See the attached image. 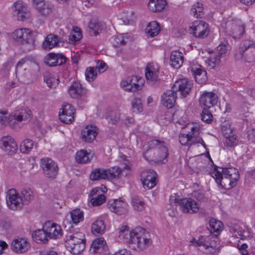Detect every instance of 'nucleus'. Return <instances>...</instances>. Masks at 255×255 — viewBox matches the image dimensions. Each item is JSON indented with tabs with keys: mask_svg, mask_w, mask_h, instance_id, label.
<instances>
[{
	"mask_svg": "<svg viewBox=\"0 0 255 255\" xmlns=\"http://www.w3.org/2000/svg\"><path fill=\"white\" fill-rule=\"evenodd\" d=\"M120 238L128 243L135 250H142L147 248L150 242L145 230L141 228L130 230L127 225H122L119 229Z\"/></svg>",
	"mask_w": 255,
	"mask_h": 255,
	"instance_id": "nucleus-1",
	"label": "nucleus"
},
{
	"mask_svg": "<svg viewBox=\"0 0 255 255\" xmlns=\"http://www.w3.org/2000/svg\"><path fill=\"white\" fill-rule=\"evenodd\" d=\"M211 174L217 184L225 189H230L234 187L239 178V172L234 167L215 168Z\"/></svg>",
	"mask_w": 255,
	"mask_h": 255,
	"instance_id": "nucleus-2",
	"label": "nucleus"
},
{
	"mask_svg": "<svg viewBox=\"0 0 255 255\" xmlns=\"http://www.w3.org/2000/svg\"><path fill=\"white\" fill-rule=\"evenodd\" d=\"M11 37L14 41L20 44L25 51H29L35 48L34 32L29 28H17L11 33Z\"/></svg>",
	"mask_w": 255,
	"mask_h": 255,
	"instance_id": "nucleus-3",
	"label": "nucleus"
},
{
	"mask_svg": "<svg viewBox=\"0 0 255 255\" xmlns=\"http://www.w3.org/2000/svg\"><path fill=\"white\" fill-rule=\"evenodd\" d=\"M150 149L143 153V156L147 160H154L157 162L167 161V149L163 142L157 139H152L149 142Z\"/></svg>",
	"mask_w": 255,
	"mask_h": 255,
	"instance_id": "nucleus-4",
	"label": "nucleus"
},
{
	"mask_svg": "<svg viewBox=\"0 0 255 255\" xmlns=\"http://www.w3.org/2000/svg\"><path fill=\"white\" fill-rule=\"evenodd\" d=\"M38 69V65L27 58L19 60L15 68L16 77L21 82L25 83L30 79L32 75Z\"/></svg>",
	"mask_w": 255,
	"mask_h": 255,
	"instance_id": "nucleus-5",
	"label": "nucleus"
},
{
	"mask_svg": "<svg viewBox=\"0 0 255 255\" xmlns=\"http://www.w3.org/2000/svg\"><path fill=\"white\" fill-rule=\"evenodd\" d=\"M31 112L28 109L22 108L14 111L10 115L8 114L0 121L2 125H9L13 128H19V123L26 120L31 115Z\"/></svg>",
	"mask_w": 255,
	"mask_h": 255,
	"instance_id": "nucleus-6",
	"label": "nucleus"
},
{
	"mask_svg": "<svg viewBox=\"0 0 255 255\" xmlns=\"http://www.w3.org/2000/svg\"><path fill=\"white\" fill-rule=\"evenodd\" d=\"M85 235L78 232L67 236L65 247L74 255L80 254L85 248Z\"/></svg>",
	"mask_w": 255,
	"mask_h": 255,
	"instance_id": "nucleus-7",
	"label": "nucleus"
},
{
	"mask_svg": "<svg viewBox=\"0 0 255 255\" xmlns=\"http://www.w3.org/2000/svg\"><path fill=\"white\" fill-rule=\"evenodd\" d=\"M186 127L191 129L192 133H181L179 136V141L183 145L190 146L193 144H201L205 146L203 139L198 136L200 129L199 126L197 124H188Z\"/></svg>",
	"mask_w": 255,
	"mask_h": 255,
	"instance_id": "nucleus-8",
	"label": "nucleus"
},
{
	"mask_svg": "<svg viewBox=\"0 0 255 255\" xmlns=\"http://www.w3.org/2000/svg\"><path fill=\"white\" fill-rule=\"evenodd\" d=\"M171 204H178L180 210L184 213L194 214L197 213L200 209V205L196 201L191 198L178 199L175 195H172L170 198Z\"/></svg>",
	"mask_w": 255,
	"mask_h": 255,
	"instance_id": "nucleus-9",
	"label": "nucleus"
},
{
	"mask_svg": "<svg viewBox=\"0 0 255 255\" xmlns=\"http://www.w3.org/2000/svg\"><path fill=\"white\" fill-rule=\"evenodd\" d=\"M215 239L212 236H201L197 240L192 239L190 242L195 247H202L206 254H214L218 251Z\"/></svg>",
	"mask_w": 255,
	"mask_h": 255,
	"instance_id": "nucleus-10",
	"label": "nucleus"
},
{
	"mask_svg": "<svg viewBox=\"0 0 255 255\" xmlns=\"http://www.w3.org/2000/svg\"><path fill=\"white\" fill-rule=\"evenodd\" d=\"M144 86V80L140 77L132 76L123 79L121 87L124 91L134 92L140 90Z\"/></svg>",
	"mask_w": 255,
	"mask_h": 255,
	"instance_id": "nucleus-11",
	"label": "nucleus"
},
{
	"mask_svg": "<svg viewBox=\"0 0 255 255\" xmlns=\"http://www.w3.org/2000/svg\"><path fill=\"white\" fill-rule=\"evenodd\" d=\"M107 207L111 212L118 215H125L129 210L128 203L121 198L109 200L107 202Z\"/></svg>",
	"mask_w": 255,
	"mask_h": 255,
	"instance_id": "nucleus-12",
	"label": "nucleus"
},
{
	"mask_svg": "<svg viewBox=\"0 0 255 255\" xmlns=\"http://www.w3.org/2000/svg\"><path fill=\"white\" fill-rule=\"evenodd\" d=\"M191 34L194 37L203 38L208 36L209 33L208 24L202 20H195L193 22L189 27Z\"/></svg>",
	"mask_w": 255,
	"mask_h": 255,
	"instance_id": "nucleus-13",
	"label": "nucleus"
},
{
	"mask_svg": "<svg viewBox=\"0 0 255 255\" xmlns=\"http://www.w3.org/2000/svg\"><path fill=\"white\" fill-rule=\"evenodd\" d=\"M240 53L247 62L255 61V43L250 40L243 41L240 45Z\"/></svg>",
	"mask_w": 255,
	"mask_h": 255,
	"instance_id": "nucleus-14",
	"label": "nucleus"
},
{
	"mask_svg": "<svg viewBox=\"0 0 255 255\" xmlns=\"http://www.w3.org/2000/svg\"><path fill=\"white\" fill-rule=\"evenodd\" d=\"M40 164L46 177L51 179L56 178L58 168L57 164L52 159L48 157L43 158L40 160Z\"/></svg>",
	"mask_w": 255,
	"mask_h": 255,
	"instance_id": "nucleus-15",
	"label": "nucleus"
},
{
	"mask_svg": "<svg viewBox=\"0 0 255 255\" xmlns=\"http://www.w3.org/2000/svg\"><path fill=\"white\" fill-rule=\"evenodd\" d=\"M226 31L233 38H239L245 33V26L240 19L230 20L226 23Z\"/></svg>",
	"mask_w": 255,
	"mask_h": 255,
	"instance_id": "nucleus-16",
	"label": "nucleus"
},
{
	"mask_svg": "<svg viewBox=\"0 0 255 255\" xmlns=\"http://www.w3.org/2000/svg\"><path fill=\"white\" fill-rule=\"evenodd\" d=\"M6 201L7 206L12 210L20 208L23 205L19 193L13 188L6 192Z\"/></svg>",
	"mask_w": 255,
	"mask_h": 255,
	"instance_id": "nucleus-17",
	"label": "nucleus"
},
{
	"mask_svg": "<svg viewBox=\"0 0 255 255\" xmlns=\"http://www.w3.org/2000/svg\"><path fill=\"white\" fill-rule=\"evenodd\" d=\"M159 67L155 63H148L145 69V76L147 83L154 85L159 82Z\"/></svg>",
	"mask_w": 255,
	"mask_h": 255,
	"instance_id": "nucleus-18",
	"label": "nucleus"
},
{
	"mask_svg": "<svg viewBox=\"0 0 255 255\" xmlns=\"http://www.w3.org/2000/svg\"><path fill=\"white\" fill-rule=\"evenodd\" d=\"M199 102L201 106L209 109L217 104L218 97L213 92L203 91L201 94Z\"/></svg>",
	"mask_w": 255,
	"mask_h": 255,
	"instance_id": "nucleus-19",
	"label": "nucleus"
},
{
	"mask_svg": "<svg viewBox=\"0 0 255 255\" xmlns=\"http://www.w3.org/2000/svg\"><path fill=\"white\" fill-rule=\"evenodd\" d=\"M12 14L19 21H24L30 16V12L26 5L21 1H18L13 5Z\"/></svg>",
	"mask_w": 255,
	"mask_h": 255,
	"instance_id": "nucleus-20",
	"label": "nucleus"
},
{
	"mask_svg": "<svg viewBox=\"0 0 255 255\" xmlns=\"http://www.w3.org/2000/svg\"><path fill=\"white\" fill-rule=\"evenodd\" d=\"M0 148L8 155H13L17 150V144L15 139L10 136H3L0 139Z\"/></svg>",
	"mask_w": 255,
	"mask_h": 255,
	"instance_id": "nucleus-21",
	"label": "nucleus"
},
{
	"mask_svg": "<svg viewBox=\"0 0 255 255\" xmlns=\"http://www.w3.org/2000/svg\"><path fill=\"white\" fill-rule=\"evenodd\" d=\"M32 0L33 6L41 15L47 16L52 12L54 5L51 2L44 0Z\"/></svg>",
	"mask_w": 255,
	"mask_h": 255,
	"instance_id": "nucleus-22",
	"label": "nucleus"
},
{
	"mask_svg": "<svg viewBox=\"0 0 255 255\" xmlns=\"http://www.w3.org/2000/svg\"><path fill=\"white\" fill-rule=\"evenodd\" d=\"M230 232L233 237L245 240L251 236V230L247 226L240 223L231 227Z\"/></svg>",
	"mask_w": 255,
	"mask_h": 255,
	"instance_id": "nucleus-23",
	"label": "nucleus"
},
{
	"mask_svg": "<svg viewBox=\"0 0 255 255\" xmlns=\"http://www.w3.org/2000/svg\"><path fill=\"white\" fill-rule=\"evenodd\" d=\"M75 109L69 104H64L59 112V119L66 124H69L74 121Z\"/></svg>",
	"mask_w": 255,
	"mask_h": 255,
	"instance_id": "nucleus-24",
	"label": "nucleus"
},
{
	"mask_svg": "<svg viewBox=\"0 0 255 255\" xmlns=\"http://www.w3.org/2000/svg\"><path fill=\"white\" fill-rule=\"evenodd\" d=\"M157 174L153 170L143 171L141 174V180L143 187L147 189L153 188L156 184Z\"/></svg>",
	"mask_w": 255,
	"mask_h": 255,
	"instance_id": "nucleus-25",
	"label": "nucleus"
},
{
	"mask_svg": "<svg viewBox=\"0 0 255 255\" xmlns=\"http://www.w3.org/2000/svg\"><path fill=\"white\" fill-rule=\"evenodd\" d=\"M44 229L46 230L49 238L58 239L62 236L63 231L61 227L56 223L50 221L46 222L44 224Z\"/></svg>",
	"mask_w": 255,
	"mask_h": 255,
	"instance_id": "nucleus-26",
	"label": "nucleus"
},
{
	"mask_svg": "<svg viewBox=\"0 0 255 255\" xmlns=\"http://www.w3.org/2000/svg\"><path fill=\"white\" fill-rule=\"evenodd\" d=\"M192 85L187 79H181L176 81L172 89L178 90L183 97L187 96L191 91Z\"/></svg>",
	"mask_w": 255,
	"mask_h": 255,
	"instance_id": "nucleus-27",
	"label": "nucleus"
},
{
	"mask_svg": "<svg viewBox=\"0 0 255 255\" xmlns=\"http://www.w3.org/2000/svg\"><path fill=\"white\" fill-rule=\"evenodd\" d=\"M176 98V92L172 89L166 91L162 95L160 100L161 103L167 109H171L174 106Z\"/></svg>",
	"mask_w": 255,
	"mask_h": 255,
	"instance_id": "nucleus-28",
	"label": "nucleus"
},
{
	"mask_svg": "<svg viewBox=\"0 0 255 255\" xmlns=\"http://www.w3.org/2000/svg\"><path fill=\"white\" fill-rule=\"evenodd\" d=\"M98 133V129L96 126L88 125L82 130L81 136L85 142H92L96 139Z\"/></svg>",
	"mask_w": 255,
	"mask_h": 255,
	"instance_id": "nucleus-29",
	"label": "nucleus"
},
{
	"mask_svg": "<svg viewBox=\"0 0 255 255\" xmlns=\"http://www.w3.org/2000/svg\"><path fill=\"white\" fill-rule=\"evenodd\" d=\"M66 62L65 57L61 53H50L44 58V62L49 66L60 65Z\"/></svg>",
	"mask_w": 255,
	"mask_h": 255,
	"instance_id": "nucleus-30",
	"label": "nucleus"
},
{
	"mask_svg": "<svg viewBox=\"0 0 255 255\" xmlns=\"http://www.w3.org/2000/svg\"><path fill=\"white\" fill-rule=\"evenodd\" d=\"M29 247V243L23 238L14 239L11 243V250L17 254L26 252Z\"/></svg>",
	"mask_w": 255,
	"mask_h": 255,
	"instance_id": "nucleus-31",
	"label": "nucleus"
},
{
	"mask_svg": "<svg viewBox=\"0 0 255 255\" xmlns=\"http://www.w3.org/2000/svg\"><path fill=\"white\" fill-rule=\"evenodd\" d=\"M68 93L73 98H79L87 94V90L82 87L81 84L78 81L74 82L68 89Z\"/></svg>",
	"mask_w": 255,
	"mask_h": 255,
	"instance_id": "nucleus-32",
	"label": "nucleus"
},
{
	"mask_svg": "<svg viewBox=\"0 0 255 255\" xmlns=\"http://www.w3.org/2000/svg\"><path fill=\"white\" fill-rule=\"evenodd\" d=\"M107 217V215H104L93 222L91 225V231L93 234L95 235H102L105 232L106 225L104 219Z\"/></svg>",
	"mask_w": 255,
	"mask_h": 255,
	"instance_id": "nucleus-33",
	"label": "nucleus"
},
{
	"mask_svg": "<svg viewBox=\"0 0 255 255\" xmlns=\"http://www.w3.org/2000/svg\"><path fill=\"white\" fill-rule=\"evenodd\" d=\"M166 116L168 117L166 118V119H167V121H172L180 124H182L185 122L187 119L185 112L182 109H177L175 111V112L172 115L171 118L170 117L171 114L170 113L167 114Z\"/></svg>",
	"mask_w": 255,
	"mask_h": 255,
	"instance_id": "nucleus-34",
	"label": "nucleus"
},
{
	"mask_svg": "<svg viewBox=\"0 0 255 255\" xmlns=\"http://www.w3.org/2000/svg\"><path fill=\"white\" fill-rule=\"evenodd\" d=\"M167 5L166 0H149L148 8L152 12H159L163 11Z\"/></svg>",
	"mask_w": 255,
	"mask_h": 255,
	"instance_id": "nucleus-35",
	"label": "nucleus"
},
{
	"mask_svg": "<svg viewBox=\"0 0 255 255\" xmlns=\"http://www.w3.org/2000/svg\"><path fill=\"white\" fill-rule=\"evenodd\" d=\"M107 249V246L103 238L95 239L92 242L91 250L94 253H102Z\"/></svg>",
	"mask_w": 255,
	"mask_h": 255,
	"instance_id": "nucleus-36",
	"label": "nucleus"
},
{
	"mask_svg": "<svg viewBox=\"0 0 255 255\" xmlns=\"http://www.w3.org/2000/svg\"><path fill=\"white\" fill-rule=\"evenodd\" d=\"M184 57L182 53L179 50L171 52L170 58L171 66L176 69L180 68L183 63Z\"/></svg>",
	"mask_w": 255,
	"mask_h": 255,
	"instance_id": "nucleus-37",
	"label": "nucleus"
},
{
	"mask_svg": "<svg viewBox=\"0 0 255 255\" xmlns=\"http://www.w3.org/2000/svg\"><path fill=\"white\" fill-rule=\"evenodd\" d=\"M94 153L91 151L81 149L77 152L75 159L78 163H86L90 162L94 156Z\"/></svg>",
	"mask_w": 255,
	"mask_h": 255,
	"instance_id": "nucleus-38",
	"label": "nucleus"
},
{
	"mask_svg": "<svg viewBox=\"0 0 255 255\" xmlns=\"http://www.w3.org/2000/svg\"><path fill=\"white\" fill-rule=\"evenodd\" d=\"M59 43L58 37L55 35H48L42 43V48L45 50H50L56 47Z\"/></svg>",
	"mask_w": 255,
	"mask_h": 255,
	"instance_id": "nucleus-39",
	"label": "nucleus"
},
{
	"mask_svg": "<svg viewBox=\"0 0 255 255\" xmlns=\"http://www.w3.org/2000/svg\"><path fill=\"white\" fill-rule=\"evenodd\" d=\"M44 229V225L42 229H38L34 231L32 234L33 240L37 243H45L48 240V235Z\"/></svg>",
	"mask_w": 255,
	"mask_h": 255,
	"instance_id": "nucleus-40",
	"label": "nucleus"
},
{
	"mask_svg": "<svg viewBox=\"0 0 255 255\" xmlns=\"http://www.w3.org/2000/svg\"><path fill=\"white\" fill-rule=\"evenodd\" d=\"M160 30L159 24L155 21H153L147 24L145 30L148 36L153 37L157 35L160 32Z\"/></svg>",
	"mask_w": 255,
	"mask_h": 255,
	"instance_id": "nucleus-41",
	"label": "nucleus"
},
{
	"mask_svg": "<svg viewBox=\"0 0 255 255\" xmlns=\"http://www.w3.org/2000/svg\"><path fill=\"white\" fill-rule=\"evenodd\" d=\"M44 81L49 88H55L59 84V79L55 73L46 72Z\"/></svg>",
	"mask_w": 255,
	"mask_h": 255,
	"instance_id": "nucleus-42",
	"label": "nucleus"
},
{
	"mask_svg": "<svg viewBox=\"0 0 255 255\" xmlns=\"http://www.w3.org/2000/svg\"><path fill=\"white\" fill-rule=\"evenodd\" d=\"M118 17L122 20L125 24L132 23L136 18L135 13L131 10L122 11L119 14Z\"/></svg>",
	"mask_w": 255,
	"mask_h": 255,
	"instance_id": "nucleus-43",
	"label": "nucleus"
},
{
	"mask_svg": "<svg viewBox=\"0 0 255 255\" xmlns=\"http://www.w3.org/2000/svg\"><path fill=\"white\" fill-rule=\"evenodd\" d=\"M107 170L105 168H96L91 173L90 178L92 180H108Z\"/></svg>",
	"mask_w": 255,
	"mask_h": 255,
	"instance_id": "nucleus-44",
	"label": "nucleus"
},
{
	"mask_svg": "<svg viewBox=\"0 0 255 255\" xmlns=\"http://www.w3.org/2000/svg\"><path fill=\"white\" fill-rule=\"evenodd\" d=\"M36 144L30 139H24L20 144L19 149L21 153L28 154L33 149Z\"/></svg>",
	"mask_w": 255,
	"mask_h": 255,
	"instance_id": "nucleus-45",
	"label": "nucleus"
},
{
	"mask_svg": "<svg viewBox=\"0 0 255 255\" xmlns=\"http://www.w3.org/2000/svg\"><path fill=\"white\" fill-rule=\"evenodd\" d=\"M108 180H113L119 179L122 173V169L118 166H113L107 169Z\"/></svg>",
	"mask_w": 255,
	"mask_h": 255,
	"instance_id": "nucleus-46",
	"label": "nucleus"
},
{
	"mask_svg": "<svg viewBox=\"0 0 255 255\" xmlns=\"http://www.w3.org/2000/svg\"><path fill=\"white\" fill-rule=\"evenodd\" d=\"M131 205L133 209L137 212L142 211L146 207L144 201L139 197H134L132 198Z\"/></svg>",
	"mask_w": 255,
	"mask_h": 255,
	"instance_id": "nucleus-47",
	"label": "nucleus"
},
{
	"mask_svg": "<svg viewBox=\"0 0 255 255\" xmlns=\"http://www.w3.org/2000/svg\"><path fill=\"white\" fill-rule=\"evenodd\" d=\"M71 219L74 224L77 225L84 220V213L79 209H75L70 213Z\"/></svg>",
	"mask_w": 255,
	"mask_h": 255,
	"instance_id": "nucleus-48",
	"label": "nucleus"
},
{
	"mask_svg": "<svg viewBox=\"0 0 255 255\" xmlns=\"http://www.w3.org/2000/svg\"><path fill=\"white\" fill-rule=\"evenodd\" d=\"M20 197L22 200L23 204H27L30 203L33 199V193L32 191L29 188H24L21 190L19 193Z\"/></svg>",
	"mask_w": 255,
	"mask_h": 255,
	"instance_id": "nucleus-49",
	"label": "nucleus"
},
{
	"mask_svg": "<svg viewBox=\"0 0 255 255\" xmlns=\"http://www.w3.org/2000/svg\"><path fill=\"white\" fill-rule=\"evenodd\" d=\"M82 37L81 30L78 27H74L70 35H69V40L70 43H74L80 40Z\"/></svg>",
	"mask_w": 255,
	"mask_h": 255,
	"instance_id": "nucleus-50",
	"label": "nucleus"
},
{
	"mask_svg": "<svg viewBox=\"0 0 255 255\" xmlns=\"http://www.w3.org/2000/svg\"><path fill=\"white\" fill-rule=\"evenodd\" d=\"M209 226L211 231L217 234H219L223 229V224L215 219H211L210 220Z\"/></svg>",
	"mask_w": 255,
	"mask_h": 255,
	"instance_id": "nucleus-51",
	"label": "nucleus"
},
{
	"mask_svg": "<svg viewBox=\"0 0 255 255\" xmlns=\"http://www.w3.org/2000/svg\"><path fill=\"white\" fill-rule=\"evenodd\" d=\"M220 60V57L218 56L216 53H212L209 57L206 60L207 66L210 68H214L218 65Z\"/></svg>",
	"mask_w": 255,
	"mask_h": 255,
	"instance_id": "nucleus-52",
	"label": "nucleus"
},
{
	"mask_svg": "<svg viewBox=\"0 0 255 255\" xmlns=\"http://www.w3.org/2000/svg\"><path fill=\"white\" fill-rule=\"evenodd\" d=\"M131 104V110L133 113L138 114L143 111L142 104L140 99L138 98L133 99Z\"/></svg>",
	"mask_w": 255,
	"mask_h": 255,
	"instance_id": "nucleus-53",
	"label": "nucleus"
},
{
	"mask_svg": "<svg viewBox=\"0 0 255 255\" xmlns=\"http://www.w3.org/2000/svg\"><path fill=\"white\" fill-rule=\"evenodd\" d=\"M85 75L86 80L89 82L93 81L97 76V68L88 67L86 69Z\"/></svg>",
	"mask_w": 255,
	"mask_h": 255,
	"instance_id": "nucleus-54",
	"label": "nucleus"
},
{
	"mask_svg": "<svg viewBox=\"0 0 255 255\" xmlns=\"http://www.w3.org/2000/svg\"><path fill=\"white\" fill-rule=\"evenodd\" d=\"M230 50V46L229 43L227 41L224 42L217 47V50L219 54L218 56L221 57L222 56L226 55Z\"/></svg>",
	"mask_w": 255,
	"mask_h": 255,
	"instance_id": "nucleus-55",
	"label": "nucleus"
},
{
	"mask_svg": "<svg viewBox=\"0 0 255 255\" xmlns=\"http://www.w3.org/2000/svg\"><path fill=\"white\" fill-rule=\"evenodd\" d=\"M122 118V115L119 112H112L107 116L106 119L109 123L116 124Z\"/></svg>",
	"mask_w": 255,
	"mask_h": 255,
	"instance_id": "nucleus-56",
	"label": "nucleus"
},
{
	"mask_svg": "<svg viewBox=\"0 0 255 255\" xmlns=\"http://www.w3.org/2000/svg\"><path fill=\"white\" fill-rule=\"evenodd\" d=\"M203 10V4L199 2H197L192 6L191 9V12L194 17L198 18L201 16Z\"/></svg>",
	"mask_w": 255,
	"mask_h": 255,
	"instance_id": "nucleus-57",
	"label": "nucleus"
},
{
	"mask_svg": "<svg viewBox=\"0 0 255 255\" xmlns=\"http://www.w3.org/2000/svg\"><path fill=\"white\" fill-rule=\"evenodd\" d=\"M115 45L119 46L125 44L128 40L127 34H121L117 35L115 39Z\"/></svg>",
	"mask_w": 255,
	"mask_h": 255,
	"instance_id": "nucleus-58",
	"label": "nucleus"
},
{
	"mask_svg": "<svg viewBox=\"0 0 255 255\" xmlns=\"http://www.w3.org/2000/svg\"><path fill=\"white\" fill-rule=\"evenodd\" d=\"M225 143L230 147H234L238 143L237 136L235 134H232L226 136Z\"/></svg>",
	"mask_w": 255,
	"mask_h": 255,
	"instance_id": "nucleus-59",
	"label": "nucleus"
},
{
	"mask_svg": "<svg viewBox=\"0 0 255 255\" xmlns=\"http://www.w3.org/2000/svg\"><path fill=\"white\" fill-rule=\"evenodd\" d=\"M90 29L92 30L95 35L99 33L102 30L101 24L96 20H92L89 24Z\"/></svg>",
	"mask_w": 255,
	"mask_h": 255,
	"instance_id": "nucleus-60",
	"label": "nucleus"
},
{
	"mask_svg": "<svg viewBox=\"0 0 255 255\" xmlns=\"http://www.w3.org/2000/svg\"><path fill=\"white\" fill-rule=\"evenodd\" d=\"M106 200V196L104 194H100L97 197L92 198L90 202L93 206H97L103 204Z\"/></svg>",
	"mask_w": 255,
	"mask_h": 255,
	"instance_id": "nucleus-61",
	"label": "nucleus"
},
{
	"mask_svg": "<svg viewBox=\"0 0 255 255\" xmlns=\"http://www.w3.org/2000/svg\"><path fill=\"white\" fill-rule=\"evenodd\" d=\"M190 68L195 78H196V75H200L201 71H205L200 65L196 63H192Z\"/></svg>",
	"mask_w": 255,
	"mask_h": 255,
	"instance_id": "nucleus-62",
	"label": "nucleus"
},
{
	"mask_svg": "<svg viewBox=\"0 0 255 255\" xmlns=\"http://www.w3.org/2000/svg\"><path fill=\"white\" fill-rule=\"evenodd\" d=\"M202 120L207 123H210L212 120V115L207 108L203 109L201 115Z\"/></svg>",
	"mask_w": 255,
	"mask_h": 255,
	"instance_id": "nucleus-63",
	"label": "nucleus"
},
{
	"mask_svg": "<svg viewBox=\"0 0 255 255\" xmlns=\"http://www.w3.org/2000/svg\"><path fill=\"white\" fill-rule=\"evenodd\" d=\"M197 82L201 84H204L207 80V73L206 71H202L200 75H196L195 78Z\"/></svg>",
	"mask_w": 255,
	"mask_h": 255,
	"instance_id": "nucleus-64",
	"label": "nucleus"
}]
</instances>
